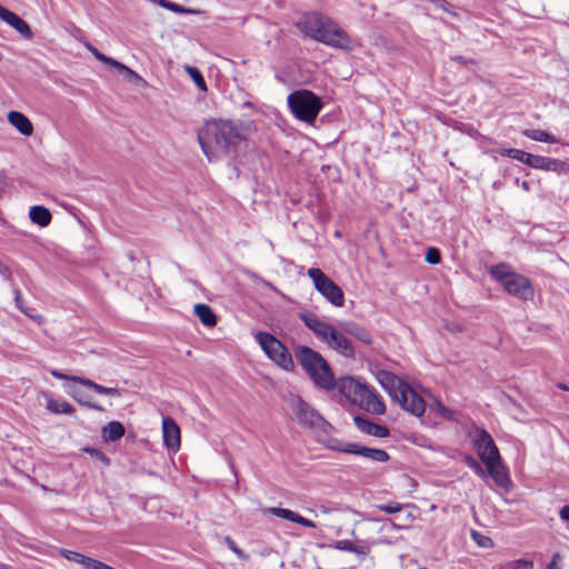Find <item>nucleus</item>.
<instances>
[{
	"mask_svg": "<svg viewBox=\"0 0 569 569\" xmlns=\"http://www.w3.org/2000/svg\"><path fill=\"white\" fill-rule=\"evenodd\" d=\"M244 139L239 124L230 120H210L198 132V141L209 161L229 156Z\"/></svg>",
	"mask_w": 569,
	"mask_h": 569,
	"instance_id": "nucleus-1",
	"label": "nucleus"
},
{
	"mask_svg": "<svg viewBox=\"0 0 569 569\" xmlns=\"http://www.w3.org/2000/svg\"><path fill=\"white\" fill-rule=\"evenodd\" d=\"M296 26L308 37L325 44L352 50L353 42L347 32L331 19L312 12L305 14Z\"/></svg>",
	"mask_w": 569,
	"mask_h": 569,
	"instance_id": "nucleus-2",
	"label": "nucleus"
},
{
	"mask_svg": "<svg viewBox=\"0 0 569 569\" xmlns=\"http://www.w3.org/2000/svg\"><path fill=\"white\" fill-rule=\"evenodd\" d=\"M299 318L306 327L313 332L318 340L328 346L342 357L355 358L356 350L352 342L345 336L343 330H338L331 323L322 320L317 315L303 311Z\"/></svg>",
	"mask_w": 569,
	"mask_h": 569,
	"instance_id": "nucleus-3",
	"label": "nucleus"
},
{
	"mask_svg": "<svg viewBox=\"0 0 569 569\" xmlns=\"http://www.w3.org/2000/svg\"><path fill=\"white\" fill-rule=\"evenodd\" d=\"M339 392L349 401L357 403L363 410L383 415L386 406L377 391L368 385L356 380L352 377H343L337 383Z\"/></svg>",
	"mask_w": 569,
	"mask_h": 569,
	"instance_id": "nucleus-4",
	"label": "nucleus"
},
{
	"mask_svg": "<svg viewBox=\"0 0 569 569\" xmlns=\"http://www.w3.org/2000/svg\"><path fill=\"white\" fill-rule=\"evenodd\" d=\"M295 353L301 367L317 386L326 390H332L337 386L338 382L335 380L329 363L318 351L310 347L299 346Z\"/></svg>",
	"mask_w": 569,
	"mask_h": 569,
	"instance_id": "nucleus-5",
	"label": "nucleus"
},
{
	"mask_svg": "<svg viewBox=\"0 0 569 569\" xmlns=\"http://www.w3.org/2000/svg\"><path fill=\"white\" fill-rule=\"evenodd\" d=\"M491 277L497 280L508 293L521 300L533 297V289L528 278L515 272L508 264L500 263L490 268Z\"/></svg>",
	"mask_w": 569,
	"mask_h": 569,
	"instance_id": "nucleus-6",
	"label": "nucleus"
},
{
	"mask_svg": "<svg viewBox=\"0 0 569 569\" xmlns=\"http://www.w3.org/2000/svg\"><path fill=\"white\" fill-rule=\"evenodd\" d=\"M287 101L292 114L307 123H312L322 109L320 99L309 90L293 91Z\"/></svg>",
	"mask_w": 569,
	"mask_h": 569,
	"instance_id": "nucleus-7",
	"label": "nucleus"
},
{
	"mask_svg": "<svg viewBox=\"0 0 569 569\" xmlns=\"http://www.w3.org/2000/svg\"><path fill=\"white\" fill-rule=\"evenodd\" d=\"M256 339L264 353L274 363L284 370H291L293 368L292 357L279 339L271 333L262 331L256 335Z\"/></svg>",
	"mask_w": 569,
	"mask_h": 569,
	"instance_id": "nucleus-8",
	"label": "nucleus"
},
{
	"mask_svg": "<svg viewBox=\"0 0 569 569\" xmlns=\"http://www.w3.org/2000/svg\"><path fill=\"white\" fill-rule=\"evenodd\" d=\"M312 280L315 288L333 306L342 307L345 295L341 288L336 284L322 270L310 268L307 271Z\"/></svg>",
	"mask_w": 569,
	"mask_h": 569,
	"instance_id": "nucleus-9",
	"label": "nucleus"
},
{
	"mask_svg": "<svg viewBox=\"0 0 569 569\" xmlns=\"http://www.w3.org/2000/svg\"><path fill=\"white\" fill-rule=\"evenodd\" d=\"M393 401L416 417H422L427 410V400L408 383Z\"/></svg>",
	"mask_w": 569,
	"mask_h": 569,
	"instance_id": "nucleus-10",
	"label": "nucleus"
},
{
	"mask_svg": "<svg viewBox=\"0 0 569 569\" xmlns=\"http://www.w3.org/2000/svg\"><path fill=\"white\" fill-rule=\"evenodd\" d=\"M293 412L299 422L305 427L325 430L328 426L323 418L302 399H297L295 401Z\"/></svg>",
	"mask_w": 569,
	"mask_h": 569,
	"instance_id": "nucleus-11",
	"label": "nucleus"
},
{
	"mask_svg": "<svg viewBox=\"0 0 569 569\" xmlns=\"http://www.w3.org/2000/svg\"><path fill=\"white\" fill-rule=\"evenodd\" d=\"M473 445L481 461L487 465L500 458L499 450L491 436L483 429L477 430L473 437Z\"/></svg>",
	"mask_w": 569,
	"mask_h": 569,
	"instance_id": "nucleus-12",
	"label": "nucleus"
},
{
	"mask_svg": "<svg viewBox=\"0 0 569 569\" xmlns=\"http://www.w3.org/2000/svg\"><path fill=\"white\" fill-rule=\"evenodd\" d=\"M339 450L365 457L375 462H387L390 459L388 452L383 449L369 448L353 442L345 443Z\"/></svg>",
	"mask_w": 569,
	"mask_h": 569,
	"instance_id": "nucleus-13",
	"label": "nucleus"
},
{
	"mask_svg": "<svg viewBox=\"0 0 569 569\" xmlns=\"http://www.w3.org/2000/svg\"><path fill=\"white\" fill-rule=\"evenodd\" d=\"M50 373L57 379H69V380L79 382L82 386H84L89 389H92L94 392H97L99 395L111 396V397H120V395H121L117 388L101 386L89 378H83V377H78V376H68V375H64L56 369L51 370Z\"/></svg>",
	"mask_w": 569,
	"mask_h": 569,
	"instance_id": "nucleus-14",
	"label": "nucleus"
},
{
	"mask_svg": "<svg viewBox=\"0 0 569 569\" xmlns=\"http://www.w3.org/2000/svg\"><path fill=\"white\" fill-rule=\"evenodd\" d=\"M162 437L169 450L177 451L180 448V428L170 417L162 419Z\"/></svg>",
	"mask_w": 569,
	"mask_h": 569,
	"instance_id": "nucleus-15",
	"label": "nucleus"
},
{
	"mask_svg": "<svg viewBox=\"0 0 569 569\" xmlns=\"http://www.w3.org/2000/svg\"><path fill=\"white\" fill-rule=\"evenodd\" d=\"M377 380L392 400L399 396L400 391H402V387L407 385V382L399 379L396 375L386 370L377 372Z\"/></svg>",
	"mask_w": 569,
	"mask_h": 569,
	"instance_id": "nucleus-16",
	"label": "nucleus"
},
{
	"mask_svg": "<svg viewBox=\"0 0 569 569\" xmlns=\"http://www.w3.org/2000/svg\"><path fill=\"white\" fill-rule=\"evenodd\" d=\"M0 19L2 21L7 22L13 29H16L26 39L32 38V31H31L29 24L23 19H21L18 14L8 10L7 8L2 7L1 4H0Z\"/></svg>",
	"mask_w": 569,
	"mask_h": 569,
	"instance_id": "nucleus-17",
	"label": "nucleus"
},
{
	"mask_svg": "<svg viewBox=\"0 0 569 569\" xmlns=\"http://www.w3.org/2000/svg\"><path fill=\"white\" fill-rule=\"evenodd\" d=\"M528 166L533 169H540L545 171H566L569 166L561 160L531 154Z\"/></svg>",
	"mask_w": 569,
	"mask_h": 569,
	"instance_id": "nucleus-18",
	"label": "nucleus"
},
{
	"mask_svg": "<svg viewBox=\"0 0 569 569\" xmlns=\"http://www.w3.org/2000/svg\"><path fill=\"white\" fill-rule=\"evenodd\" d=\"M489 476L492 478L498 487L508 489L510 486V478L507 468L501 461V457L486 465Z\"/></svg>",
	"mask_w": 569,
	"mask_h": 569,
	"instance_id": "nucleus-19",
	"label": "nucleus"
},
{
	"mask_svg": "<svg viewBox=\"0 0 569 569\" xmlns=\"http://www.w3.org/2000/svg\"><path fill=\"white\" fill-rule=\"evenodd\" d=\"M331 547L336 550L352 552L360 558L366 557L370 552V545L362 540H338Z\"/></svg>",
	"mask_w": 569,
	"mask_h": 569,
	"instance_id": "nucleus-20",
	"label": "nucleus"
},
{
	"mask_svg": "<svg viewBox=\"0 0 569 569\" xmlns=\"http://www.w3.org/2000/svg\"><path fill=\"white\" fill-rule=\"evenodd\" d=\"M8 122L22 136L30 137L33 133V126L29 118L20 111H10L7 116Z\"/></svg>",
	"mask_w": 569,
	"mask_h": 569,
	"instance_id": "nucleus-21",
	"label": "nucleus"
},
{
	"mask_svg": "<svg viewBox=\"0 0 569 569\" xmlns=\"http://www.w3.org/2000/svg\"><path fill=\"white\" fill-rule=\"evenodd\" d=\"M355 423L359 430L370 436H375L378 438H386L389 436V430L387 427L373 423L365 418L355 417Z\"/></svg>",
	"mask_w": 569,
	"mask_h": 569,
	"instance_id": "nucleus-22",
	"label": "nucleus"
},
{
	"mask_svg": "<svg viewBox=\"0 0 569 569\" xmlns=\"http://www.w3.org/2000/svg\"><path fill=\"white\" fill-rule=\"evenodd\" d=\"M340 328L347 335L355 337L366 345H370L372 342L371 335L363 327L353 321H343L340 323Z\"/></svg>",
	"mask_w": 569,
	"mask_h": 569,
	"instance_id": "nucleus-23",
	"label": "nucleus"
},
{
	"mask_svg": "<svg viewBox=\"0 0 569 569\" xmlns=\"http://www.w3.org/2000/svg\"><path fill=\"white\" fill-rule=\"evenodd\" d=\"M430 400H427V409L430 413H435L437 417L453 420L455 413L447 408L439 399L429 396Z\"/></svg>",
	"mask_w": 569,
	"mask_h": 569,
	"instance_id": "nucleus-24",
	"label": "nucleus"
},
{
	"mask_svg": "<svg viewBox=\"0 0 569 569\" xmlns=\"http://www.w3.org/2000/svg\"><path fill=\"white\" fill-rule=\"evenodd\" d=\"M196 316L199 318L201 323L206 327H213L217 323V317L212 309L204 303H198L193 307Z\"/></svg>",
	"mask_w": 569,
	"mask_h": 569,
	"instance_id": "nucleus-25",
	"label": "nucleus"
},
{
	"mask_svg": "<svg viewBox=\"0 0 569 569\" xmlns=\"http://www.w3.org/2000/svg\"><path fill=\"white\" fill-rule=\"evenodd\" d=\"M29 217L33 223L40 227H47L51 221L50 211L42 206L32 207L30 209Z\"/></svg>",
	"mask_w": 569,
	"mask_h": 569,
	"instance_id": "nucleus-26",
	"label": "nucleus"
},
{
	"mask_svg": "<svg viewBox=\"0 0 569 569\" xmlns=\"http://www.w3.org/2000/svg\"><path fill=\"white\" fill-rule=\"evenodd\" d=\"M124 435V428L119 421H111L102 428V437L107 441H116Z\"/></svg>",
	"mask_w": 569,
	"mask_h": 569,
	"instance_id": "nucleus-27",
	"label": "nucleus"
},
{
	"mask_svg": "<svg viewBox=\"0 0 569 569\" xmlns=\"http://www.w3.org/2000/svg\"><path fill=\"white\" fill-rule=\"evenodd\" d=\"M68 393L80 405L97 411H104V408L96 402L90 401L78 388L69 387Z\"/></svg>",
	"mask_w": 569,
	"mask_h": 569,
	"instance_id": "nucleus-28",
	"label": "nucleus"
},
{
	"mask_svg": "<svg viewBox=\"0 0 569 569\" xmlns=\"http://www.w3.org/2000/svg\"><path fill=\"white\" fill-rule=\"evenodd\" d=\"M522 133L527 138L535 140V141L549 142V143L557 142V139L555 136H552L543 130H540V129H527Z\"/></svg>",
	"mask_w": 569,
	"mask_h": 569,
	"instance_id": "nucleus-29",
	"label": "nucleus"
},
{
	"mask_svg": "<svg viewBox=\"0 0 569 569\" xmlns=\"http://www.w3.org/2000/svg\"><path fill=\"white\" fill-rule=\"evenodd\" d=\"M47 409L53 413H71L72 406L64 400L48 399Z\"/></svg>",
	"mask_w": 569,
	"mask_h": 569,
	"instance_id": "nucleus-30",
	"label": "nucleus"
},
{
	"mask_svg": "<svg viewBox=\"0 0 569 569\" xmlns=\"http://www.w3.org/2000/svg\"><path fill=\"white\" fill-rule=\"evenodd\" d=\"M112 67L116 68L119 72H121L124 79L129 82L138 83L142 81V78L137 72H134L133 70H131L130 68H128L127 66L117 60L114 61Z\"/></svg>",
	"mask_w": 569,
	"mask_h": 569,
	"instance_id": "nucleus-31",
	"label": "nucleus"
},
{
	"mask_svg": "<svg viewBox=\"0 0 569 569\" xmlns=\"http://www.w3.org/2000/svg\"><path fill=\"white\" fill-rule=\"evenodd\" d=\"M500 153L503 156H508L512 159H516L527 166H528V161L530 160V157L532 154V153L522 151L520 149H515V148L503 149L500 151Z\"/></svg>",
	"mask_w": 569,
	"mask_h": 569,
	"instance_id": "nucleus-32",
	"label": "nucleus"
},
{
	"mask_svg": "<svg viewBox=\"0 0 569 569\" xmlns=\"http://www.w3.org/2000/svg\"><path fill=\"white\" fill-rule=\"evenodd\" d=\"M268 512L274 517L282 518V519H286V520H289L292 522H297V519L299 516L297 512H293L290 509L278 508V507L269 508Z\"/></svg>",
	"mask_w": 569,
	"mask_h": 569,
	"instance_id": "nucleus-33",
	"label": "nucleus"
},
{
	"mask_svg": "<svg viewBox=\"0 0 569 569\" xmlns=\"http://www.w3.org/2000/svg\"><path fill=\"white\" fill-rule=\"evenodd\" d=\"M184 70L190 76V78L194 81L196 86L200 90H202V91L207 90L206 81L198 68L191 67V66H186Z\"/></svg>",
	"mask_w": 569,
	"mask_h": 569,
	"instance_id": "nucleus-34",
	"label": "nucleus"
},
{
	"mask_svg": "<svg viewBox=\"0 0 569 569\" xmlns=\"http://www.w3.org/2000/svg\"><path fill=\"white\" fill-rule=\"evenodd\" d=\"M471 538L480 548L488 549L493 547V540L490 537L485 536L477 530L471 531Z\"/></svg>",
	"mask_w": 569,
	"mask_h": 569,
	"instance_id": "nucleus-35",
	"label": "nucleus"
},
{
	"mask_svg": "<svg viewBox=\"0 0 569 569\" xmlns=\"http://www.w3.org/2000/svg\"><path fill=\"white\" fill-rule=\"evenodd\" d=\"M505 569H533V561L527 559L508 561Z\"/></svg>",
	"mask_w": 569,
	"mask_h": 569,
	"instance_id": "nucleus-36",
	"label": "nucleus"
},
{
	"mask_svg": "<svg viewBox=\"0 0 569 569\" xmlns=\"http://www.w3.org/2000/svg\"><path fill=\"white\" fill-rule=\"evenodd\" d=\"M61 553L67 560L78 562L82 566H86V562L89 558L82 553L71 551V550H62Z\"/></svg>",
	"mask_w": 569,
	"mask_h": 569,
	"instance_id": "nucleus-37",
	"label": "nucleus"
},
{
	"mask_svg": "<svg viewBox=\"0 0 569 569\" xmlns=\"http://www.w3.org/2000/svg\"><path fill=\"white\" fill-rule=\"evenodd\" d=\"M159 4L166 9L171 10L172 12L177 13H191L194 12L193 10L186 9L174 2L168 1V0H159Z\"/></svg>",
	"mask_w": 569,
	"mask_h": 569,
	"instance_id": "nucleus-38",
	"label": "nucleus"
},
{
	"mask_svg": "<svg viewBox=\"0 0 569 569\" xmlns=\"http://www.w3.org/2000/svg\"><path fill=\"white\" fill-rule=\"evenodd\" d=\"M224 542L226 545L228 546V548L241 560H248L249 557L248 555H246L243 552V550H241L240 548H238V546L236 545V542L229 537H224Z\"/></svg>",
	"mask_w": 569,
	"mask_h": 569,
	"instance_id": "nucleus-39",
	"label": "nucleus"
},
{
	"mask_svg": "<svg viewBox=\"0 0 569 569\" xmlns=\"http://www.w3.org/2000/svg\"><path fill=\"white\" fill-rule=\"evenodd\" d=\"M377 508L380 511H383L386 513L392 515V513L401 511L402 505L399 503V502H396V501H390L388 503L378 505Z\"/></svg>",
	"mask_w": 569,
	"mask_h": 569,
	"instance_id": "nucleus-40",
	"label": "nucleus"
},
{
	"mask_svg": "<svg viewBox=\"0 0 569 569\" xmlns=\"http://www.w3.org/2000/svg\"><path fill=\"white\" fill-rule=\"evenodd\" d=\"M543 569H563L562 556L559 552H555L549 563Z\"/></svg>",
	"mask_w": 569,
	"mask_h": 569,
	"instance_id": "nucleus-41",
	"label": "nucleus"
},
{
	"mask_svg": "<svg viewBox=\"0 0 569 569\" xmlns=\"http://www.w3.org/2000/svg\"><path fill=\"white\" fill-rule=\"evenodd\" d=\"M465 461L466 463L475 470V472L480 476V477H485V470L482 469V467L480 466V463L472 457L470 456H467L465 458Z\"/></svg>",
	"mask_w": 569,
	"mask_h": 569,
	"instance_id": "nucleus-42",
	"label": "nucleus"
},
{
	"mask_svg": "<svg viewBox=\"0 0 569 569\" xmlns=\"http://www.w3.org/2000/svg\"><path fill=\"white\" fill-rule=\"evenodd\" d=\"M88 49L92 52V54L101 62L108 64V66H111L114 63V59L110 58V57H107L104 54H102L99 50H97L94 47L92 46H89Z\"/></svg>",
	"mask_w": 569,
	"mask_h": 569,
	"instance_id": "nucleus-43",
	"label": "nucleus"
},
{
	"mask_svg": "<svg viewBox=\"0 0 569 569\" xmlns=\"http://www.w3.org/2000/svg\"><path fill=\"white\" fill-rule=\"evenodd\" d=\"M426 261L431 264L440 262V252L436 248H429L426 252Z\"/></svg>",
	"mask_w": 569,
	"mask_h": 569,
	"instance_id": "nucleus-44",
	"label": "nucleus"
},
{
	"mask_svg": "<svg viewBox=\"0 0 569 569\" xmlns=\"http://www.w3.org/2000/svg\"><path fill=\"white\" fill-rule=\"evenodd\" d=\"M109 565H106L99 560L88 558L84 568L87 569H108Z\"/></svg>",
	"mask_w": 569,
	"mask_h": 569,
	"instance_id": "nucleus-45",
	"label": "nucleus"
},
{
	"mask_svg": "<svg viewBox=\"0 0 569 569\" xmlns=\"http://www.w3.org/2000/svg\"><path fill=\"white\" fill-rule=\"evenodd\" d=\"M14 293V302H16V306L17 308L23 312L24 315L29 316V313L27 312V310L24 309V306H23V299H22V296H21V292L19 290H14L13 291Z\"/></svg>",
	"mask_w": 569,
	"mask_h": 569,
	"instance_id": "nucleus-46",
	"label": "nucleus"
},
{
	"mask_svg": "<svg viewBox=\"0 0 569 569\" xmlns=\"http://www.w3.org/2000/svg\"><path fill=\"white\" fill-rule=\"evenodd\" d=\"M87 451L97 457L102 463L109 465V458L103 452L96 449H87Z\"/></svg>",
	"mask_w": 569,
	"mask_h": 569,
	"instance_id": "nucleus-47",
	"label": "nucleus"
},
{
	"mask_svg": "<svg viewBox=\"0 0 569 569\" xmlns=\"http://www.w3.org/2000/svg\"><path fill=\"white\" fill-rule=\"evenodd\" d=\"M296 523H299L303 527H307V528H316V523L302 516H298V519H297V522Z\"/></svg>",
	"mask_w": 569,
	"mask_h": 569,
	"instance_id": "nucleus-48",
	"label": "nucleus"
},
{
	"mask_svg": "<svg viewBox=\"0 0 569 569\" xmlns=\"http://www.w3.org/2000/svg\"><path fill=\"white\" fill-rule=\"evenodd\" d=\"M451 60L457 62V63H461V64L473 63V61L471 59H466L462 56H455V57L451 58Z\"/></svg>",
	"mask_w": 569,
	"mask_h": 569,
	"instance_id": "nucleus-49",
	"label": "nucleus"
},
{
	"mask_svg": "<svg viewBox=\"0 0 569 569\" xmlns=\"http://www.w3.org/2000/svg\"><path fill=\"white\" fill-rule=\"evenodd\" d=\"M560 518L563 520H569V505L563 506L560 509Z\"/></svg>",
	"mask_w": 569,
	"mask_h": 569,
	"instance_id": "nucleus-50",
	"label": "nucleus"
},
{
	"mask_svg": "<svg viewBox=\"0 0 569 569\" xmlns=\"http://www.w3.org/2000/svg\"><path fill=\"white\" fill-rule=\"evenodd\" d=\"M435 3L442 10H448L449 3L446 0H436Z\"/></svg>",
	"mask_w": 569,
	"mask_h": 569,
	"instance_id": "nucleus-51",
	"label": "nucleus"
},
{
	"mask_svg": "<svg viewBox=\"0 0 569 569\" xmlns=\"http://www.w3.org/2000/svg\"><path fill=\"white\" fill-rule=\"evenodd\" d=\"M522 189L529 190V183L527 181H523L521 184Z\"/></svg>",
	"mask_w": 569,
	"mask_h": 569,
	"instance_id": "nucleus-52",
	"label": "nucleus"
},
{
	"mask_svg": "<svg viewBox=\"0 0 569 569\" xmlns=\"http://www.w3.org/2000/svg\"><path fill=\"white\" fill-rule=\"evenodd\" d=\"M2 58H3V56H2V53L0 52V61L2 60Z\"/></svg>",
	"mask_w": 569,
	"mask_h": 569,
	"instance_id": "nucleus-53",
	"label": "nucleus"
},
{
	"mask_svg": "<svg viewBox=\"0 0 569 569\" xmlns=\"http://www.w3.org/2000/svg\"><path fill=\"white\" fill-rule=\"evenodd\" d=\"M419 569H427V568H419Z\"/></svg>",
	"mask_w": 569,
	"mask_h": 569,
	"instance_id": "nucleus-54",
	"label": "nucleus"
}]
</instances>
